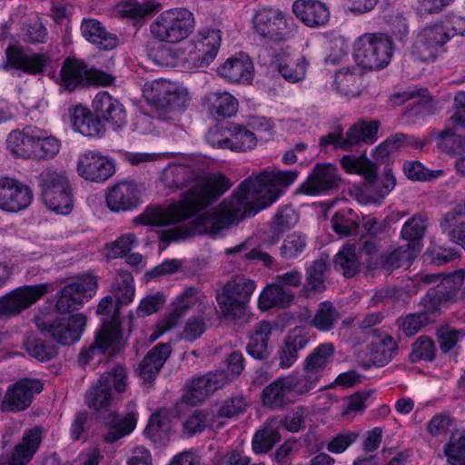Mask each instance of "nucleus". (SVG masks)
I'll return each mask as SVG.
<instances>
[{
	"label": "nucleus",
	"mask_w": 465,
	"mask_h": 465,
	"mask_svg": "<svg viewBox=\"0 0 465 465\" xmlns=\"http://www.w3.org/2000/svg\"><path fill=\"white\" fill-rule=\"evenodd\" d=\"M274 330L269 321H261L254 324L246 346L247 353L255 360H266L270 356L269 340Z\"/></svg>",
	"instance_id": "nucleus-36"
},
{
	"label": "nucleus",
	"mask_w": 465,
	"mask_h": 465,
	"mask_svg": "<svg viewBox=\"0 0 465 465\" xmlns=\"http://www.w3.org/2000/svg\"><path fill=\"white\" fill-rule=\"evenodd\" d=\"M292 12L309 28L325 27L330 22V8L320 0H295L292 5Z\"/></svg>",
	"instance_id": "nucleus-22"
},
{
	"label": "nucleus",
	"mask_w": 465,
	"mask_h": 465,
	"mask_svg": "<svg viewBox=\"0 0 465 465\" xmlns=\"http://www.w3.org/2000/svg\"><path fill=\"white\" fill-rule=\"evenodd\" d=\"M435 334L441 353L448 354L455 350L459 341L465 337V331L445 325L439 327Z\"/></svg>",
	"instance_id": "nucleus-61"
},
{
	"label": "nucleus",
	"mask_w": 465,
	"mask_h": 465,
	"mask_svg": "<svg viewBox=\"0 0 465 465\" xmlns=\"http://www.w3.org/2000/svg\"><path fill=\"white\" fill-rule=\"evenodd\" d=\"M327 262L322 259L313 261L306 268L305 291L322 292L325 290V272Z\"/></svg>",
	"instance_id": "nucleus-59"
},
{
	"label": "nucleus",
	"mask_w": 465,
	"mask_h": 465,
	"mask_svg": "<svg viewBox=\"0 0 465 465\" xmlns=\"http://www.w3.org/2000/svg\"><path fill=\"white\" fill-rule=\"evenodd\" d=\"M252 72V62L244 54L228 58L218 68V74L232 83H250Z\"/></svg>",
	"instance_id": "nucleus-38"
},
{
	"label": "nucleus",
	"mask_w": 465,
	"mask_h": 465,
	"mask_svg": "<svg viewBox=\"0 0 465 465\" xmlns=\"http://www.w3.org/2000/svg\"><path fill=\"white\" fill-rule=\"evenodd\" d=\"M68 115L74 132L90 137H101L105 133V128L99 119L81 104L69 108Z\"/></svg>",
	"instance_id": "nucleus-31"
},
{
	"label": "nucleus",
	"mask_w": 465,
	"mask_h": 465,
	"mask_svg": "<svg viewBox=\"0 0 465 465\" xmlns=\"http://www.w3.org/2000/svg\"><path fill=\"white\" fill-rule=\"evenodd\" d=\"M231 186L230 180L222 173L213 175L207 179L200 174L198 183L193 184L191 189L183 194L181 201L168 208L149 207L137 217L136 223L153 226H165L183 222L210 206Z\"/></svg>",
	"instance_id": "nucleus-2"
},
{
	"label": "nucleus",
	"mask_w": 465,
	"mask_h": 465,
	"mask_svg": "<svg viewBox=\"0 0 465 465\" xmlns=\"http://www.w3.org/2000/svg\"><path fill=\"white\" fill-rule=\"evenodd\" d=\"M43 391V383L38 380L21 379L8 387L1 403V410L15 412L27 409L35 394Z\"/></svg>",
	"instance_id": "nucleus-17"
},
{
	"label": "nucleus",
	"mask_w": 465,
	"mask_h": 465,
	"mask_svg": "<svg viewBox=\"0 0 465 465\" xmlns=\"http://www.w3.org/2000/svg\"><path fill=\"white\" fill-rule=\"evenodd\" d=\"M127 387V371L122 365H116L103 373L98 381L85 394V404L96 411L107 412L102 418V422L107 428L103 439L107 443H114L129 435L136 427L137 413L130 411L123 418L114 411H107L114 401L113 390L123 393Z\"/></svg>",
	"instance_id": "nucleus-3"
},
{
	"label": "nucleus",
	"mask_w": 465,
	"mask_h": 465,
	"mask_svg": "<svg viewBox=\"0 0 465 465\" xmlns=\"http://www.w3.org/2000/svg\"><path fill=\"white\" fill-rule=\"evenodd\" d=\"M222 41L221 31L218 29L202 30L194 43L193 60L198 66L204 67L209 65L216 57Z\"/></svg>",
	"instance_id": "nucleus-32"
},
{
	"label": "nucleus",
	"mask_w": 465,
	"mask_h": 465,
	"mask_svg": "<svg viewBox=\"0 0 465 465\" xmlns=\"http://www.w3.org/2000/svg\"><path fill=\"white\" fill-rule=\"evenodd\" d=\"M229 382V374L224 370L209 372L192 381L184 399L192 405L200 404L205 398Z\"/></svg>",
	"instance_id": "nucleus-21"
},
{
	"label": "nucleus",
	"mask_w": 465,
	"mask_h": 465,
	"mask_svg": "<svg viewBox=\"0 0 465 465\" xmlns=\"http://www.w3.org/2000/svg\"><path fill=\"white\" fill-rule=\"evenodd\" d=\"M143 92L148 103L158 110H179L185 106L188 100L185 90L163 79L146 83Z\"/></svg>",
	"instance_id": "nucleus-13"
},
{
	"label": "nucleus",
	"mask_w": 465,
	"mask_h": 465,
	"mask_svg": "<svg viewBox=\"0 0 465 465\" xmlns=\"http://www.w3.org/2000/svg\"><path fill=\"white\" fill-rule=\"evenodd\" d=\"M24 347L26 352L40 361H47L57 355L56 347L33 332H28L24 339Z\"/></svg>",
	"instance_id": "nucleus-51"
},
{
	"label": "nucleus",
	"mask_w": 465,
	"mask_h": 465,
	"mask_svg": "<svg viewBox=\"0 0 465 465\" xmlns=\"http://www.w3.org/2000/svg\"><path fill=\"white\" fill-rule=\"evenodd\" d=\"M87 318L83 313L57 318L52 322L38 323V328L46 331L57 343L71 345L77 342L85 330Z\"/></svg>",
	"instance_id": "nucleus-15"
},
{
	"label": "nucleus",
	"mask_w": 465,
	"mask_h": 465,
	"mask_svg": "<svg viewBox=\"0 0 465 465\" xmlns=\"http://www.w3.org/2000/svg\"><path fill=\"white\" fill-rule=\"evenodd\" d=\"M392 56V42L383 34L366 33L353 44V57L356 64L369 70L386 67Z\"/></svg>",
	"instance_id": "nucleus-6"
},
{
	"label": "nucleus",
	"mask_w": 465,
	"mask_h": 465,
	"mask_svg": "<svg viewBox=\"0 0 465 465\" xmlns=\"http://www.w3.org/2000/svg\"><path fill=\"white\" fill-rule=\"evenodd\" d=\"M337 91L347 97H356L361 94L362 74L359 68H341L334 78Z\"/></svg>",
	"instance_id": "nucleus-44"
},
{
	"label": "nucleus",
	"mask_w": 465,
	"mask_h": 465,
	"mask_svg": "<svg viewBox=\"0 0 465 465\" xmlns=\"http://www.w3.org/2000/svg\"><path fill=\"white\" fill-rule=\"evenodd\" d=\"M77 172L85 180L104 182L114 174V164L99 152L90 150L79 154Z\"/></svg>",
	"instance_id": "nucleus-20"
},
{
	"label": "nucleus",
	"mask_w": 465,
	"mask_h": 465,
	"mask_svg": "<svg viewBox=\"0 0 465 465\" xmlns=\"http://www.w3.org/2000/svg\"><path fill=\"white\" fill-rule=\"evenodd\" d=\"M6 63L4 68H15L27 74H42L50 62L45 54H27L16 46H10L5 51Z\"/></svg>",
	"instance_id": "nucleus-25"
},
{
	"label": "nucleus",
	"mask_w": 465,
	"mask_h": 465,
	"mask_svg": "<svg viewBox=\"0 0 465 465\" xmlns=\"http://www.w3.org/2000/svg\"><path fill=\"white\" fill-rule=\"evenodd\" d=\"M402 170L405 175L412 181L429 182L443 174L442 170H429L419 161H407Z\"/></svg>",
	"instance_id": "nucleus-63"
},
{
	"label": "nucleus",
	"mask_w": 465,
	"mask_h": 465,
	"mask_svg": "<svg viewBox=\"0 0 465 465\" xmlns=\"http://www.w3.org/2000/svg\"><path fill=\"white\" fill-rule=\"evenodd\" d=\"M97 286V278L94 275L83 274L74 278L57 293V311L60 313H68L78 310L96 293Z\"/></svg>",
	"instance_id": "nucleus-12"
},
{
	"label": "nucleus",
	"mask_w": 465,
	"mask_h": 465,
	"mask_svg": "<svg viewBox=\"0 0 465 465\" xmlns=\"http://www.w3.org/2000/svg\"><path fill=\"white\" fill-rule=\"evenodd\" d=\"M120 339L121 333L116 324L113 322H104L97 331L94 343L81 351L78 356L79 364L82 366L87 365L95 354H104Z\"/></svg>",
	"instance_id": "nucleus-29"
},
{
	"label": "nucleus",
	"mask_w": 465,
	"mask_h": 465,
	"mask_svg": "<svg viewBox=\"0 0 465 465\" xmlns=\"http://www.w3.org/2000/svg\"><path fill=\"white\" fill-rule=\"evenodd\" d=\"M428 219L423 213H416L408 219L401 229V238L407 241L405 244L410 249L415 247L416 252L419 253L421 249V241L426 233Z\"/></svg>",
	"instance_id": "nucleus-43"
},
{
	"label": "nucleus",
	"mask_w": 465,
	"mask_h": 465,
	"mask_svg": "<svg viewBox=\"0 0 465 465\" xmlns=\"http://www.w3.org/2000/svg\"><path fill=\"white\" fill-rule=\"evenodd\" d=\"M296 170L262 171L244 179L218 206L197 217L191 233H217L270 206L298 178Z\"/></svg>",
	"instance_id": "nucleus-1"
},
{
	"label": "nucleus",
	"mask_w": 465,
	"mask_h": 465,
	"mask_svg": "<svg viewBox=\"0 0 465 465\" xmlns=\"http://www.w3.org/2000/svg\"><path fill=\"white\" fill-rule=\"evenodd\" d=\"M83 36L100 49L111 50L117 45V36L108 33L95 19H84L81 25Z\"/></svg>",
	"instance_id": "nucleus-41"
},
{
	"label": "nucleus",
	"mask_w": 465,
	"mask_h": 465,
	"mask_svg": "<svg viewBox=\"0 0 465 465\" xmlns=\"http://www.w3.org/2000/svg\"><path fill=\"white\" fill-rule=\"evenodd\" d=\"M307 246V238L305 235L293 232L289 234L283 241L281 248V256L285 260H294L298 258Z\"/></svg>",
	"instance_id": "nucleus-64"
},
{
	"label": "nucleus",
	"mask_w": 465,
	"mask_h": 465,
	"mask_svg": "<svg viewBox=\"0 0 465 465\" xmlns=\"http://www.w3.org/2000/svg\"><path fill=\"white\" fill-rule=\"evenodd\" d=\"M277 69L285 80L297 83L305 76L307 61L304 56L293 58L284 55L278 60Z\"/></svg>",
	"instance_id": "nucleus-54"
},
{
	"label": "nucleus",
	"mask_w": 465,
	"mask_h": 465,
	"mask_svg": "<svg viewBox=\"0 0 465 465\" xmlns=\"http://www.w3.org/2000/svg\"><path fill=\"white\" fill-rule=\"evenodd\" d=\"M298 221L299 215L292 207L287 205L280 208L272 219L265 242L270 246L276 244L283 233L294 227Z\"/></svg>",
	"instance_id": "nucleus-42"
},
{
	"label": "nucleus",
	"mask_w": 465,
	"mask_h": 465,
	"mask_svg": "<svg viewBox=\"0 0 465 465\" xmlns=\"http://www.w3.org/2000/svg\"><path fill=\"white\" fill-rule=\"evenodd\" d=\"M309 324L319 331H331L341 319V314L333 303L324 301L318 304L314 314L310 317Z\"/></svg>",
	"instance_id": "nucleus-48"
},
{
	"label": "nucleus",
	"mask_w": 465,
	"mask_h": 465,
	"mask_svg": "<svg viewBox=\"0 0 465 465\" xmlns=\"http://www.w3.org/2000/svg\"><path fill=\"white\" fill-rule=\"evenodd\" d=\"M194 28L193 14L186 8H172L161 13L151 24L152 35L160 42L177 44Z\"/></svg>",
	"instance_id": "nucleus-7"
},
{
	"label": "nucleus",
	"mask_w": 465,
	"mask_h": 465,
	"mask_svg": "<svg viewBox=\"0 0 465 465\" xmlns=\"http://www.w3.org/2000/svg\"><path fill=\"white\" fill-rule=\"evenodd\" d=\"M307 418V410L304 407H297L285 416L284 420L273 417L266 422L264 427L258 430L252 441V450L255 453H264L273 448L280 441L282 436L280 429L284 427L292 432H298L304 427Z\"/></svg>",
	"instance_id": "nucleus-9"
},
{
	"label": "nucleus",
	"mask_w": 465,
	"mask_h": 465,
	"mask_svg": "<svg viewBox=\"0 0 465 465\" xmlns=\"http://www.w3.org/2000/svg\"><path fill=\"white\" fill-rule=\"evenodd\" d=\"M172 348L169 343H160L150 350L139 363L136 371L143 383L151 385L169 358Z\"/></svg>",
	"instance_id": "nucleus-30"
},
{
	"label": "nucleus",
	"mask_w": 465,
	"mask_h": 465,
	"mask_svg": "<svg viewBox=\"0 0 465 465\" xmlns=\"http://www.w3.org/2000/svg\"><path fill=\"white\" fill-rule=\"evenodd\" d=\"M35 130V126H27L9 134L7 143L13 153L25 159L34 157Z\"/></svg>",
	"instance_id": "nucleus-46"
},
{
	"label": "nucleus",
	"mask_w": 465,
	"mask_h": 465,
	"mask_svg": "<svg viewBox=\"0 0 465 465\" xmlns=\"http://www.w3.org/2000/svg\"><path fill=\"white\" fill-rule=\"evenodd\" d=\"M93 109L99 121H104L114 129L126 124V112L124 104L108 92H99L93 100Z\"/></svg>",
	"instance_id": "nucleus-23"
},
{
	"label": "nucleus",
	"mask_w": 465,
	"mask_h": 465,
	"mask_svg": "<svg viewBox=\"0 0 465 465\" xmlns=\"http://www.w3.org/2000/svg\"><path fill=\"white\" fill-rule=\"evenodd\" d=\"M294 300V293L289 288H284L273 282L268 284L260 293L258 306L261 311L272 308H288Z\"/></svg>",
	"instance_id": "nucleus-40"
},
{
	"label": "nucleus",
	"mask_w": 465,
	"mask_h": 465,
	"mask_svg": "<svg viewBox=\"0 0 465 465\" xmlns=\"http://www.w3.org/2000/svg\"><path fill=\"white\" fill-rule=\"evenodd\" d=\"M48 292L47 283L24 285L0 297V318L17 316Z\"/></svg>",
	"instance_id": "nucleus-14"
},
{
	"label": "nucleus",
	"mask_w": 465,
	"mask_h": 465,
	"mask_svg": "<svg viewBox=\"0 0 465 465\" xmlns=\"http://www.w3.org/2000/svg\"><path fill=\"white\" fill-rule=\"evenodd\" d=\"M229 150L244 153L254 149L258 140L255 134L241 124L229 125Z\"/></svg>",
	"instance_id": "nucleus-49"
},
{
	"label": "nucleus",
	"mask_w": 465,
	"mask_h": 465,
	"mask_svg": "<svg viewBox=\"0 0 465 465\" xmlns=\"http://www.w3.org/2000/svg\"><path fill=\"white\" fill-rule=\"evenodd\" d=\"M334 353L335 348L332 343L319 344L304 359L302 362L303 372L310 373L321 381L332 364Z\"/></svg>",
	"instance_id": "nucleus-33"
},
{
	"label": "nucleus",
	"mask_w": 465,
	"mask_h": 465,
	"mask_svg": "<svg viewBox=\"0 0 465 465\" xmlns=\"http://www.w3.org/2000/svg\"><path fill=\"white\" fill-rule=\"evenodd\" d=\"M443 452L449 465H465V429L451 431Z\"/></svg>",
	"instance_id": "nucleus-53"
},
{
	"label": "nucleus",
	"mask_w": 465,
	"mask_h": 465,
	"mask_svg": "<svg viewBox=\"0 0 465 465\" xmlns=\"http://www.w3.org/2000/svg\"><path fill=\"white\" fill-rule=\"evenodd\" d=\"M200 173L188 165L169 164L163 170L161 183L170 192H176L191 183H198Z\"/></svg>",
	"instance_id": "nucleus-34"
},
{
	"label": "nucleus",
	"mask_w": 465,
	"mask_h": 465,
	"mask_svg": "<svg viewBox=\"0 0 465 465\" xmlns=\"http://www.w3.org/2000/svg\"><path fill=\"white\" fill-rule=\"evenodd\" d=\"M448 41V34L441 25H429L417 35L412 54L422 62L433 61Z\"/></svg>",
	"instance_id": "nucleus-16"
},
{
	"label": "nucleus",
	"mask_w": 465,
	"mask_h": 465,
	"mask_svg": "<svg viewBox=\"0 0 465 465\" xmlns=\"http://www.w3.org/2000/svg\"><path fill=\"white\" fill-rule=\"evenodd\" d=\"M456 210L447 213L440 222V228L450 241L465 249V222Z\"/></svg>",
	"instance_id": "nucleus-57"
},
{
	"label": "nucleus",
	"mask_w": 465,
	"mask_h": 465,
	"mask_svg": "<svg viewBox=\"0 0 465 465\" xmlns=\"http://www.w3.org/2000/svg\"><path fill=\"white\" fill-rule=\"evenodd\" d=\"M255 288V282L243 275H237L227 282L221 292L216 295L223 316L232 319L242 317Z\"/></svg>",
	"instance_id": "nucleus-8"
},
{
	"label": "nucleus",
	"mask_w": 465,
	"mask_h": 465,
	"mask_svg": "<svg viewBox=\"0 0 465 465\" xmlns=\"http://www.w3.org/2000/svg\"><path fill=\"white\" fill-rule=\"evenodd\" d=\"M437 146L453 155L465 154V135L459 134L452 127H445L436 135Z\"/></svg>",
	"instance_id": "nucleus-55"
},
{
	"label": "nucleus",
	"mask_w": 465,
	"mask_h": 465,
	"mask_svg": "<svg viewBox=\"0 0 465 465\" xmlns=\"http://www.w3.org/2000/svg\"><path fill=\"white\" fill-rule=\"evenodd\" d=\"M397 351L398 345L395 340L391 336L384 334L380 340L373 342V360L377 364L383 366L393 359Z\"/></svg>",
	"instance_id": "nucleus-60"
},
{
	"label": "nucleus",
	"mask_w": 465,
	"mask_h": 465,
	"mask_svg": "<svg viewBox=\"0 0 465 465\" xmlns=\"http://www.w3.org/2000/svg\"><path fill=\"white\" fill-rule=\"evenodd\" d=\"M418 255L415 247L411 250L406 245L392 252H384L380 257V266L386 272H392L404 264H409Z\"/></svg>",
	"instance_id": "nucleus-56"
},
{
	"label": "nucleus",
	"mask_w": 465,
	"mask_h": 465,
	"mask_svg": "<svg viewBox=\"0 0 465 465\" xmlns=\"http://www.w3.org/2000/svg\"><path fill=\"white\" fill-rule=\"evenodd\" d=\"M379 127V121H360L351 125L345 135H343L341 130H338L321 136L319 144L321 147L333 145L335 149L350 151L361 143H373L378 138Z\"/></svg>",
	"instance_id": "nucleus-11"
},
{
	"label": "nucleus",
	"mask_w": 465,
	"mask_h": 465,
	"mask_svg": "<svg viewBox=\"0 0 465 465\" xmlns=\"http://www.w3.org/2000/svg\"><path fill=\"white\" fill-rule=\"evenodd\" d=\"M334 269L346 278L356 275L361 269L359 256L353 245L343 246L334 256Z\"/></svg>",
	"instance_id": "nucleus-50"
},
{
	"label": "nucleus",
	"mask_w": 465,
	"mask_h": 465,
	"mask_svg": "<svg viewBox=\"0 0 465 465\" xmlns=\"http://www.w3.org/2000/svg\"><path fill=\"white\" fill-rule=\"evenodd\" d=\"M340 176L331 163H317L307 179L300 185L298 192L307 195L326 194L338 188Z\"/></svg>",
	"instance_id": "nucleus-18"
},
{
	"label": "nucleus",
	"mask_w": 465,
	"mask_h": 465,
	"mask_svg": "<svg viewBox=\"0 0 465 465\" xmlns=\"http://www.w3.org/2000/svg\"><path fill=\"white\" fill-rule=\"evenodd\" d=\"M341 163L347 173L363 176L364 190L373 199L385 197L396 185V178L391 168H384L382 175L378 176L377 164L367 159L364 154L359 157L344 155L341 159Z\"/></svg>",
	"instance_id": "nucleus-5"
},
{
	"label": "nucleus",
	"mask_w": 465,
	"mask_h": 465,
	"mask_svg": "<svg viewBox=\"0 0 465 465\" xmlns=\"http://www.w3.org/2000/svg\"><path fill=\"white\" fill-rule=\"evenodd\" d=\"M262 401L263 406L272 410H282L293 401L285 376L274 380L264 387Z\"/></svg>",
	"instance_id": "nucleus-39"
},
{
	"label": "nucleus",
	"mask_w": 465,
	"mask_h": 465,
	"mask_svg": "<svg viewBox=\"0 0 465 465\" xmlns=\"http://www.w3.org/2000/svg\"><path fill=\"white\" fill-rule=\"evenodd\" d=\"M42 199L45 206L58 213L67 214L73 209V194L69 181L63 173H43L38 177Z\"/></svg>",
	"instance_id": "nucleus-10"
},
{
	"label": "nucleus",
	"mask_w": 465,
	"mask_h": 465,
	"mask_svg": "<svg viewBox=\"0 0 465 465\" xmlns=\"http://www.w3.org/2000/svg\"><path fill=\"white\" fill-rule=\"evenodd\" d=\"M60 84L69 91L86 84V64L77 59H65L60 70Z\"/></svg>",
	"instance_id": "nucleus-45"
},
{
	"label": "nucleus",
	"mask_w": 465,
	"mask_h": 465,
	"mask_svg": "<svg viewBox=\"0 0 465 465\" xmlns=\"http://www.w3.org/2000/svg\"><path fill=\"white\" fill-rule=\"evenodd\" d=\"M43 439V430L34 427L24 432L22 440L17 443L10 455L1 456L2 465H26L33 459L40 447Z\"/></svg>",
	"instance_id": "nucleus-24"
},
{
	"label": "nucleus",
	"mask_w": 465,
	"mask_h": 465,
	"mask_svg": "<svg viewBox=\"0 0 465 465\" xmlns=\"http://www.w3.org/2000/svg\"><path fill=\"white\" fill-rule=\"evenodd\" d=\"M203 105L208 114L215 120H223L233 116L238 110V101L227 92H212L203 98Z\"/></svg>",
	"instance_id": "nucleus-37"
},
{
	"label": "nucleus",
	"mask_w": 465,
	"mask_h": 465,
	"mask_svg": "<svg viewBox=\"0 0 465 465\" xmlns=\"http://www.w3.org/2000/svg\"><path fill=\"white\" fill-rule=\"evenodd\" d=\"M33 200L29 186L10 177L0 179V209L17 213L27 208Z\"/></svg>",
	"instance_id": "nucleus-19"
},
{
	"label": "nucleus",
	"mask_w": 465,
	"mask_h": 465,
	"mask_svg": "<svg viewBox=\"0 0 465 465\" xmlns=\"http://www.w3.org/2000/svg\"><path fill=\"white\" fill-rule=\"evenodd\" d=\"M138 191L132 183L122 182L112 187L106 194V203L113 212H125L138 204Z\"/></svg>",
	"instance_id": "nucleus-35"
},
{
	"label": "nucleus",
	"mask_w": 465,
	"mask_h": 465,
	"mask_svg": "<svg viewBox=\"0 0 465 465\" xmlns=\"http://www.w3.org/2000/svg\"><path fill=\"white\" fill-rule=\"evenodd\" d=\"M222 426L221 421L215 420V415L210 411H195L183 422V433L193 436L196 433L203 431L207 427Z\"/></svg>",
	"instance_id": "nucleus-58"
},
{
	"label": "nucleus",
	"mask_w": 465,
	"mask_h": 465,
	"mask_svg": "<svg viewBox=\"0 0 465 465\" xmlns=\"http://www.w3.org/2000/svg\"><path fill=\"white\" fill-rule=\"evenodd\" d=\"M425 283H436L442 291L450 304L465 301V270L455 271L450 274H427L422 277Z\"/></svg>",
	"instance_id": "nucleus-27"
},
{
	"label": "nucleus",
	"mask_w": 465,
	"mask_h": 465,
	"mask_svg": "<svg viewBox=\"0 0 465 465\" xmlns=\"http://www.w3.org/2000/svg\"><path fill=\"white\" fill-rule=\"evenodd\" d=\"M311 340L310 333L302 328L289 331L276 353L281 369H289L299 359V351L307 347Z\"/></svg>",
	"instance_id": "nucleus-26"
},
{
	"label": "nucleus",
	"mask_w": 465,
	"mask_h": 465,
	"mask_svg": "<svg viewBox=\"0 0 465 465\" xmlns=\"http://www.w3.org/2000/svg\"><path fill=\"white\" fill-rule=\"evenodd\" d=\"M35 159H50L54 157L60 150V141L49 134L47 131L35 127Z\"/></svg>",
	"instance_id": "nucleus-52"
},
{
	"label": "nucleus",
	"mask_w": 465,
	"mask_h": 465,
	"mask_svg": "<svg viewBox=\"0 0 465 465\" xmlns=\"http://www.w3.org/2000/svg\"><path fill=\"white\" fill-rule=\"evenodd\" d=\"M437 352L436 345L429 336H420L412 344L410 359L412 362L420 361H432Z\"/></svg>",
	"instance_id": "nucleus-62"
},
{
	"label": "nucleus",
	"mask_w": 465,
	"mask_h": 465,
	"mask_svg": "<svg viewBox=\"0 0 465 465\" xmlns=\"http://www.w3.org/2000/svg\"><path fill=\"white\" fill-rule=\"evenodd\" d=\"M196 290L190 288L185 290L176 298L173 303L171 312L165 315L157 324L154 339L175 328L180 321L187 314L188 311L196 304Z\"/></svg>",
	"instance_id": "nucleus-28"
},
{
	"label": "nucleus",
	"mask_w": 465,
	"mask_h": 465,
	"mask_svg": "<svg viewBox=\"0 0 465 465\" xmlns=\"http://www.w3.org/2000/svg\"><path fill=\"white\" fill-rule=\"evenodd\" d=\"M252 24L255 33L267 44L288 42L299 30L291 15L272 6L259 7L252 17Z\"/></svg>",
	"instance_id": "nucleus-4"
},
{
	"label": "nucleus",
	"mask_w": 465,
	"mask_h": 465,
	"mask_svg": "<svg viewBox=\"0 0 465 465\" xmlns=\"http://www.w3.org/2000/svg\"><path fill=\"white\" fill-rule=\"evenodd\" d=\"M110 292L115 299L117 310L123 305L131 303L135 294L133 275L126 271L118 270Z\"/></svg>",
	"instance_id": "nucleus-47"
}]
</instances>
